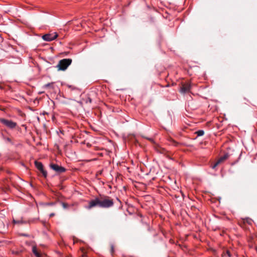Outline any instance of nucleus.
I'll list each match as a JSON object with an SVG mask.
<instances>
[{
	"mask_svg": "<svg viewBox=\"0 0 257 257\" xmlns=\"http://www.w3.org/2000/svg\"><path fill=\"white\" fill-rule=\"evenodd\" d=\"M113 205V200L110 197L99 194L98 197L90 200L85 208L87 209H91L97 206L102 208H108L112 207Z\"/></svg>",
	"mask_w": 257,
	"mask_h": 257,
	"instance_id": "f257e3e1",
	"label": "nucleus"
},
{
	"mask_svg": "<svg viewBox=\"0 0 257 257\" xmlns=\"http://www.w3.org/2000/svg\"><path fill=\"white\" fill-rule=\"evenodd\" d=\"M0 122L10 130L15 128H17L18 130H20V127L18 126L17 123L13 121L12 120L0 118Z\"/></svg>",
	"mask_w": 257,
	"mask_h": 257,
	"instance_id": "f03ea898",
	"label": "nucleus"
},
{
	"mask_svg": "<svg viewBox=\"0 0 257 257\" xmlns=\"http://www.w3.org/2000/svg\"><path fill=\"white\" fill-rule=\"evenodd\" d=\"M71 59H63L59 61L58 64L56 66L58 70L64 71L72 63Z\"/></svg>",
	"mask_w": 257,
	"mask_h": 257,
	"instance_id": "7ed1b4c3",
	"label": "nucleus"
},
{
	"mask_svg": "<svg viewBox=\"0 0 257 257\" xmlns=\"http://www.w3.org/2000/svg\"><path fill=\"white\" fill-rule=\"evenodd\" d=\"M58 36V35L57 33H48L42 36V39L45 41L50 42L56 39Z\"/></svg>",
	"mask_w": 257,
	"mask_h": 257,
	"instance_id": "20e7f679",
	"label": "nucleus"
},
{
	"mask_svg": "<svg viewBox=\"0 0 257 257\" xmlns=\"http://www.w3.org/2000/svg\"><path fill=\"white\" fill-rule=\"evenodd\" d=\"M50 167L52 170L59 174L64 173L66 171V169L64 167L59 166L56 164L51 163L50 165Z\"/></svg>",
	"mask_w": 257,
	"mask_h": 257,
	"instance_id": "39448f33",
	"label": "nucleus"
},
{
	"mask_svg": "<svg viewBox=\"0 0 257 257\" xmlns=\"http://www.w3.org/2000/svg\"><path fill=\"white\" fill-rule=\"evenodd\" d=\"M35 165L36 167L41 172L43 176L45 178H46L47 176V171L44 169L42 163L40 162L36 161L35 162Z\"/></svg>",
	"mask_w": 257,
	"mask_h": 257,
	"instance_id": "423d86ee",
	"label": "nucleus"
},
{
	"mask_svg": "<svg viewBox=\"0 0 257 257\" xmlns=\"http://www.w3.org/2000/svg\"><path fill=\"white\" fill-rule=\"evenodd\" d=\"M191 89V84L187 83L182 85L181 88V92L182 93H186L189 92Z\"/></svg>",
	"mask_w": 257,
	"mask_h": 257,
	"instance_id": "0eeeda50",
	"label": "nucleus"
},
{
	"mask_svg": "<svg viewBox=\"0 0 257 257\" xmlns=\"http://www.w3.org/2000/svg\"><path fill=\"white\" fill-rule=\"evenodd\" d=\"M229 157V155L228 153L225 154L223 156H221L218 160V162L220 163V164L223 162L224 161L227 160Z\"/></svg>",
	"mask_w": 257,
	"mask_h": 257,
	"instance_id": "6e6552de",
	"label": "nucleus"
},
{
	"mask_svg": "<svg viewBox=\"0 0 257 257\" xmlns=\"http://www.w3.org/2000/svg\"><path fill=\"white\" fill-rule=\"evenodd\" d=\"M243 223L244 224H248V225H252L253 223V220L250 218H246L243 219Z\"/></svg>",
	"mask_w": 257,
	"mask_h": 257,
	"instance_id": "1a4fd4ad",
	"label": "nucleus"
},
{
	"mask_svg": "<svg viewBox=\"0 0 257 257\" xmlns=\"http://www.w3.org/2000/svg\"><path fill=\"white\" fill-rule=\"evenodd\" d=\"M32 251L36 257H41V254L38 252L36 246L32 247Z\"/></svg>",
	"mask_w": 257,
	"mask_h": 257,
	"instance_id": "9d476101",
	"label": "nucleus"
},
{
	"mask_svg": "<svg viewBox=\"0 0 257 257\" xmlns=\"http://www.w3.org/2000/svg\"><path fill=\"white\" fill-rule=\"evenodd\" d=\"M85 101L86 103H91L92 102V98L90 97V95L88 94V96L86 97V98H85Z\"/></svg>",
	"mask_w": 257,
	"mask_h": 257,
	"instance_id": "9b49d317",
	"label": "nucleus"
},
{
	"mask_svg": "<svg viewBox=\"0 0 257 257\" xmlns=\"http://www.w3.org/2000/svg\"><path fill=\"white\" fill-rule=\"evenodd\" d=\"M195 134L197 135L198 137L202 136L204 134V132L203 130H199L195 132Z\"/></svg>",
	"mask_w": 257,
	"mask_h": 257,
	"instance_id": "f8f14e48",
	"label": "nucleus"
},
{
	"mask_svg": "<svg viewBox=\"0 0 257 257\" xmlns=\"http://www.w3.org/2000/svg\"><path fill=\"white\" fill-rule=\"evenodd\" d=\"M226 256L227 257H232V254L229 250L226 251V253L224 254L223 257H226Z\"/></svg>",
	"mask_w": 257,
	"mask_h": 257,
	"instance_id": "ddd939ff",
	"label": "nucleus"
},
{
	"mask_svg": "<svg viewBox=\"0 0 257 257\" xmlns=\"http://www.w3.org/2000/svg\"><path fill=\"white\" fill-rule=\"evenodd\" d=\"M220 164V163L218 162V161L217 160L214 164H212L211 166V167L213 169H215V168L218 165Z\"/></svg>",
	"mask_w": 257,
	"mask_h": 257,
	"instance_id": "4468645a",
	"label": "nucleus"
},
{
	"mask_svg": "<svg viewBox=\"0 0 257 257\" xmlns=\"http://www.w3.org/2000/svg\"><path fill=\"white\" fill-rule=\"evenodd\" d=\"M53 84V82L48 83L44 85L43 87L45 88H47L50 87L52 86Z\"/></svg>",
	"mask_w": 257,
	"mask_h": 257,
	"instance_id": "2eb2a0df",
	"label": "nucleus"
},
{
	"mask_svg": "<svg viewBox=\"0 0 257 257\" xmlns=\"http://www.w3.org/2000/svg\"><path fill=\"white\" fill-rule=\"evenodd\" d=\"M62 205L64 208H67L69 206L67 203L64 202H62Z\"/></svg>",
	"mask_w": 257,
	"mask_h": 257,
	"instance_id": "dca6fc26",
	"label": "nucleus"
},
{
	"mask_svg": "<svg viewBox=\"0 0 257 257\" xmlns=\"http://www.w3.org/2000/svg\"><path fill=\"white\" fill-rule=\"evenodd\" d=\"M13 221L15 224H16V223L19 224V223H24L22 220L16 221L15 219L13 220Z\"/></svg>",
	"mask_w": 257,
	"mask_h": 257,
	"instance_id": "f3484780",
	"label": "nucleus"
},
{
	"mask_svg": "<svg viewBox=\"0 0 257 257\" xmlns=\"http://www.w3.org/2000/svg\"><path fill=\"white\" fill-rule=\"evenodd\" d=\"M20 235L21 236H27V237H29L30 235L28 234H26V233H20Z\"/></svg>",
	"mask_w": 257,
	"mask_h": 257,
	"instance_id": "a211bd4d",
	"label": "nucleus"
},
{
	"mask_svg": "<svg viewBox=\"0 0 257 257\" xmlns=\"http://www.w3.org/2000/svg\"><path fill=\"white\" fill-rule=\"evenodd\" d=\"M6 140L7 142L13 144L12 141V140L10 138H6Z\"/></svg>",
	"mask_w": 257,
	"mask_h": 257,
	"instance_id": "6ab92c4d",
	"label": "nucleus"
},
{
	"mask_svg": "<svg viewBox=\"0 0 257 257\" xmlns=\"http://www.w3.org/2000/svg\"><path fill=\"white\" fill-rule=\"evenodd\" d=\"M114 252V247L112 245L111 246V253H113Z\"/></svg>",
	"mask_w": 257,
	"mask_h": 257,
	"instance_id": "aec40b11",
	"label": "nucleus"
},
{
	"mask_svg": "<svg viewBox=\"0 0 257 257\" xmlns=\"http://www.w3.org/2000/svg\"><path fill=\"white\" fill-rule=\"evenodd\" d=\"M54 215H55V213H52L50 214V215H49L50 217H53Z\"/></svg>",
	"mask_w": 257,
	"mask_h": 257,
	"instance_id": "412c9836",
	"label": "nucleus"
},
{
	"mask_svg": "<svg viewBox=\"0 0 257 257\" xmlns=\"http://www.w3.org/2000/svg\"><path fill=\"white\" fill-rule=\"evenodd\" d=\"M55 203H47V205H54Z\"/></svg>",
	"mask_w": 257,
	"mask_h": 257,
	"instance_id": "4be33fe9",
	"label": "nucleus"
},
{
	"mask_svg": "<svg viewBox=\"0 0 257 257\" xmlns=\"http://www.w3.org/2000/svg\"><path fill=\"white\" fill-rule=\"evenodd\" d=\"M22 126H23L24 127H25L26 130L27 129V126H26V124H23V125H22Z\"/></svg>",
	"mask_w": 257,
	"mask_h": 257,
	"instance_id": "5701e85b",
	"label": "nucleus"
},
{
	"mask_svg": "<svg viewBox=\"0 0 257 257\" xmlns=\"http://www.w3.org/2000/svg\"><path fill=\"white\" fill-rule=\"evenodd\" d=\"M148 140H149L150 141H153V139L151 138H147Z\"/></svg>",
	"mask_w": 257,
	"mask_h": 257,
	"instance_id": "b1692460",
	"label": "nucleus"
}]
</instances>
